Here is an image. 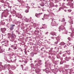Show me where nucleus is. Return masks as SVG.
<instances>
[{
  "label": "nucleus",
  "instance_id": "obj_43",
  "mask_svg": "<svg viewBox=\"0 0 74 74\" xmlns=\"http://www.w3.org/2000/svg\"><path fill=\"white\" fill-rule=\"evenodd\" d=\"M67 42H68L69 45H71V43L69 42V41Z\"/></svg>",
  "mask_w": 74,
  "mask_h": 74
},
{
  "label": "nucleus",
  "instance_id": "obj_32",
  "mask_svg": "<svg viewBox=\"0 0 74 74\" xmlns=\"http://www.w3.org/2000/svg\"><path fill=\"white\" fill-rule=\"evenodd\" d=\"M3 52V50L1 49V47H0V53H2Z\"/></svg>",
  "mask_w": 74,
  "mask_h": 74
},
{
  "label": "nucleus",
  "instance_id": "obj_37",
  "mask_svg": "<svg viewBox=\"0 0 74 74\" xmlns=\"http://www.w3.org/2000/svg\"><path fill=\"white\" fill-rule=\"evenodd\" d=\"M61 9H63V7H61L59 9V11H60V10Z\"/></svg>",
  "mask_w": 74,
  "mask_h": 74
},
{
  "label": "nucleus",
  "instance_id": "obj_60",
  "mask_svg": "<svg viewBox=\"0 0 74 74\" xmlns=\"http://www.w3.org/2000/svg\"><path fill=\"white\" fill-rule=\"evenodd\" d=\"M18 1H19V2H20L21 1V0H17Z\"/></svg>",
  "mask_w": 74,
  "mask_h": 74
},
{
  "label": "nucleus",
  "instance_id": "obj_11",
  "mask_svg": "<svg viewBox=\"0 0 74 74\" xmlns=\"http://www.w3.org/2000/svg\"><path fill=\"white\" fill-rule=\"evenodd\" d=\"M67 5H70L71 7H72V8H73V3L71 2H69Z\"/></svg>",
  "mask_w": 74,
  "mask_h": 74
},
{
  "label": "nucleus",
  "instance_id": "obj_54",
  "mask_svg": "<svg viewBox=\"0 0 74 74\" xmlns=\"http://www.w3.org/2000/svg\"><path fill=\"white\" fill-rule=\"evenodd\" d=\"M24 62L25 63H27V62L26 61H25Z\"/></svg>",
  "mask_w": 74,
  "mask_h": 74
},
{
  "label": "nucleus",
  "instance_id": "obj_2",
  "mask_svg": "<svg viewBox=\"0 0 74 74\" xmlns=\"http://www.w3.org/2000/svg\"><path fill=\"white\" fill-rule=\"evenodd\" d=\"M59 31L60 32V30H61L63 31L62 32L64 33H65L66 32V30L65 29V27H64L63 26L61 25L59 27Z\"/></svg>",
  "mask_w": 74,
  "mask_h": 74
},
{
  "label": "nucleus",
  "instance_id": "obj_33",
  "mask_svg": "<svg viewBox=\"0 0 74 74\" xmlns=\"http://www.w3.org/2000/svg\"><path fill=\"white\" fill-rule=\"evenodd\" d=\"M49 66H50V69H51V67H52V66H53V64H50Z\"/></svg>",
  "mask_w": 74,
  "mask_h": 74
},
{
  "label": "nucleus",
  "instance_id": "obj_4",
  "mask_svg": "<svg viewBox=\"0 0 74 74\" xmlns=\"http://www.w3.org/2000/svg\"><path fill=\"white\" fill-rule=\"evenodd\" d=\"M5 69H8V70H11V66L10 64H6L5 66L4 67Z\"/></svg>",
  "mask_w": 74,
  "mask_h": 74
},
{
  "label": "nucleus",
  "instance_id": "obj_50",
  "mask_svg": "<svg viewBox=\"0 0 74 74\" xmlns=\"http://www.w3.org/2000/svg\"><path fill=\"white\" fill-rule=\"evenodd\" d=\"M21 67H22V70H23V65H21Z\"/></svg>",
  "mask_w": 74,
  "mask_h": 74
},
{
  "label": "nucleus",
  "instance_id": "obj_16",
  "mask_svg": "<svg viewBox=\"0 0 74 74\" xmlns=\"http://www.w3.org/2000/svg\"><path fill=\"white\" fill-rule=\"evenodd\" d=\"M56 24V22L54 21V22H52L51 23V25L52 26H55V25Z\"/></svg>",
  "mask_w": 74,
  "mask_h": 74
},
{
  "label": "nucleus",
  "instance_id": "obj_51",
  "mask_svg": "<svg viewBox=\"0 0 74 74\" xmlns=\"http://www.w3.org/2000/svg\"><path fill=\"white\" fill-rule=\"evenodd\" d=\"M68 39L69 40V41H70V40L71 38L70 37H68Z\"/></svg>",
  "mask_w": 74,
  "mask_h": 74
},
{
  "label": "nucleus",
  "instance_id": "obj_3",
  "mask_svg": "<svg viewBox=\"0 0 74 74\" xmlns=\"http://www.w3.org/2000/svg\"><path fill=\"white\" fill-rule=\"evenodd\" d=\"M16 37V35H15V34L13 33H12L11 35V36L9 37V39L11 41L13 42L15 40V38Z\"/></svg>",
  "mask_w": 74,
  "mask_h": 74
},
{
  "label": "nucleus",
  "instance_id": "obj_1",
  "mask_svg": "<svg viewBox=\"0 0 74 74\" xmlns=\"http://www.w3.org/2000/svg\"><path fill=\"white\" fill-rule=\"evenodd\" d=\"M65 71L66 73V74H67V73H70L71 74H74V69H71V70H70L69 69H64V68L63 69V71Z\"/></svg>",
  "mask_w": 74,
  "mask_h": 74
},
{
  "label": "nucleus",
  "instance_id": "obj_25",
  "mask_svg": "<svg viewBox=\"0 0 74 74\" xmlns=\"http://www.w3.org/2000/svg\"><path fill=\"white\" fill-rule=\"evenodd\" d=\"M51 7H56V8H58V5H55L53 4L52 5H51Z\"/></svg>",
  "mask_w": 74,
  "mask_h": 74
},
{
  "label": "nucleus",
  "instance_id": "obj_52",
  "mask_svg": "<svg viewBox=\"0 0 74 74\" xmlns=\"http://www.w3.org/2000/svg\"><path fill=\"white\" fill-rule=\"evenodd\" d=\"M8 35L9 36H11V34L10 33L8 34Z\"/></svg>",
  "mask_w": 74,
  "mask_h": 74
},
{
  "label": "nucleus",
  "instance_id": "obj_49",
  "mask_svg": "<svg viewBox=\"0 0 74 74\" xmlns=\"http://www.w3.org/2000/svg\"><path fill=\"white\" fill-rule=\"evenodd\" d=\"M7 7H8L9 8V9H10V10H11V7L10 6H7Z\"/></svg>",
  "mask_w": 74,
  "mask_h": 74
},
{
  "label": "nucleus",
  "instance_id": "obj_53",
  "mask_svg": "<svg viewBox=\"0 0 74 74\" xmlns=\"http://www.w3.org/2000/svg\"><path fill=\"white\" fill-rule=\"evenodd\" d=\"M17 28H18V29H19V26L18 25L17 26Z\"/></svg>",
  "mask_w": 74,
  "mask_h": 74
},
{
  "label": "nucleus",
  "instance_id": "obj_22",
  "mask_svg": "<svg viewBox=\"0 0 74 74\" xmlns=\"http://www.w3.org/2000/svg\"><path fill=\"white\" fill-rule=\"evenodd\" d=\"M1 25H4L5 24V22L4 21H2L1 22Z\"/></svg>",
  "mask_w": 74,
  "mask_h": 74
},
{
  "label": "nucleus",
  "instance_id": "obj_42",
  "mask_svg": "<svg viewBox=\"0 0 74 74\" xmlns=\"http://www.w3.org/2000/svg\"><path fill=\"white\" fill-rule=\"evenodd\" d=\"M55 63V64H56V65H54V67H55V66H56V65H57V64H58V63Z\"/></svg>",
  "mask_w": 74,
  "mask_h": 74
},
{
  "label": "nucleus",
  "instance_id": "obj_45",
  "mask_svg": "<svg viewBox=\"0 0 74 74\" xmlns=\"http://www.w3.org/2000/svg\"><path fill=\"white\" fill-rule=\"evenodd\" d=\"M51 15H52V16H55V14H53V13H51Z\"/></svg>",
  "mask_w": 74,
  "mask_h": 74
},
{
  "label": "nucleus",
  "instance_id": "obj_9",
  "mask_svg": "<svg viewBox=\"0 0 74 74\" xmlns=\"http://www.w3.org/2000/svg\"><path fill=\"white\" fill-rule=\"evenodd\" d=\"M41 62V60H40L39 61L38 63L35 65L36 67H38V66H40L41 65H42V63Z\"/></svg>",
  "mask_w": 74,
  "mask_h": 74
},
{
  "label": "nucleus",
  "instance_id": "obj_24",
  "mask_svg": "<svg viewBox=\"0 0 74 74\" xmlns=\"http://www.w3.org/2000/svg\"><path fill=\"white\" fill-rule=\"evenodd\" d=\"M34 33L35 34H38V33H39V32L38 30H36L35 31Z\"/></svg>",
  "mask_w": 74,
  "mask_h": 74
},
{
  "label": "nucleus",
  "instance_id": "obj_18",
  "mask_svg": "<svg viewBox=\"0 0 74 74\" xmlns=\"http://www.w3.org/2000/svg\"><path fill=\"white\" fill-rule=\"evenodd\" d=\"M49 16V15H46L45 14H44V17L45 19H48V17Z\"/></svg>",
  "mask_w": 74,
  "mask_h": 74
},
{
  "label": "nucleus",
  "instance_id": "obj_5",
  "mask_svg": "<svg viewBox=\"0 0 74 74\" xmlns=\"http://www.w3.org/2000/svg\"><path fill=\"white\" fill-rule=\"evenodd\" d=\"M15 26V25L12 24L10 25V30H13L14 28V26Z\"/></svg>",
  "mask_w": 74,
  "mask_h": 74
},
{
  "label": "nucleus",
  "instance_id": "obj_21",
  "mask_svg": "<svg viewBox=\"0 0 74 74\" xmlns=\"http://www.w3.org/2000/svg\"><path fill=\"white\" fill-rule=\"evenodd\" d=\"M59 21H61V22H64V21H65L64 18H63L62 19V18H60L59 20Z\"/></svg>",
  "mask_w": 74,
  "mask_h": 74
},
{
  "label": "nucleus",
  "instance_id": "obj_48",
  "mask_svg": "<svg viewBox=\"0 0 74 74\" xmlns=\"http://www.w3.org/2000/svg\"><path fill=\"white\" fill-rule=\"evenodd\" d=\"M57 59H60V57H58V56H57Z\"/></svg>",
  "mask_w": 74,
  "mask_h": 74
},
{
  "label": "nucleus",
  "instance_id": "obj_56",
  "mask_svg": "<svg viewBox=\"0 0 74 74\" xmlns=\"http://www.w3.org/2000/svg\"><path fill=\"white\" fill-rule=\"evenodd\" d=\"M49 47H46V49H49Z\"/></svg>",
  "mask_w": 74,
  "mask_h": 74
},
{
  "label": "nucleus",
  "instance_id": "obj_6",
  "mask_svg": "<svg viewBox=\"0 0 74 74\" xmlns=\"http://www.w3.org/2000/svg\"><path fill=\"white\" fill-rule=\"evenodd\" d=\"M1 30L2 33H5V31H6V28H1Z\"/></svg>",
  "mask_w": 74,
  "mask_h": 74
},
{
  "label": "nucleus",
  "instance_id": "obj_19",
  "mask_svg": "<svg viewBox=\"0 0 74 74\" xmlns=\"http://www.w3.org/2000/svg\"><path fill=\"white\" fill-rule=\"evenodd\" d=\"M18 18H22L23 16L20 14H18Z\"/></svg>",
  "mask_w": 74,
  "mask_h": 74
},
{
  "label": "nucleus",
  "instance_id": "obj_55",
  "mask_svg": "<svg viewBox=\"0 0 74 74\" xmlns=\"http://www.w3.org/2000/svg\"><path fill=\"white\" fill-rule=\"evenodd\" d=\"M65 56H66V55H65V54H63V56L64 57H65Z\"/></svg>",
  "mask_w": 74,
  "mask_h": 74
},
{
  "label": "nucleus",
  "instance_id": "obj_59",
  "mask_svg": "<svg viewBox=\"0 0 74 74\" xmlns=\"http://www.w3.org/2000/svg\"><path fill=\"white\" fill-rule=\"evenodd\" d=\"M33 8H37V7H33Z\"/></svg>",
  "mask_w": 74,
  "mask_h": 74
},
{
  "label": "nucleus",
  "instance_id": "obj_12",
  "mask_svg": "<svg viewBox=\"0 0 74 74\" xmlns=\"http://www.w3.org/2000/svg\"><path fill=\"white\" fill-rule=\"evenodd\" d=\"M43 71H45L46 73L47 74L49 73L50 72L49 70H48V69H43Z\"/></svg>",
  "mask_w": 74,
  "mask_h": 74
},
{
  "label": "nucleus",
  "instance_id": "obj_44",
  "mask_svg": "<svg viewBox=\"0 0 74 74\" xmlns=\"http://www.w3.org/2000/svg\"><path fill=\"white\" fill-rule=\"evenodd\" d=\"M68 12H71V10H68Z\"/></svg>",
  "mask_w": 74,
  "mask_h": 74
},
{
  "label": "nucleus",
  "instance_id": "obj_15",
  "mask_svg": "<svg viewBox=\"0 0 74 74\" xmlns=\"http://www.w3.org/2000/svg\"><path fill=\"white\" fill-rule=\"evenodd\" d=\"M36 72L37 73V74H41V73L39 72L40 71V69H37L36 70Z\"/></svg>",
  "mask_w": 74,
  "mask_h": 74
},
{
  "label": "nucleus",
  "instance_id": "obj_64",
  "mask_svg": "<svg viewBox=\"0 0 74 74\" xmlns=\"http://www.w3.org/2000/svg\"><path fill=\"white\" fill-rule=\"evenodd\" d=\"M8 51H10V48H9L8 50Z\"/></svg>",
  "mask_w": 74,
  "mask_h": 74
},
{
  "label": "nucleus",
  "instance_id": "obj_20",
  "mask_svg": "<svg viewBox=\"0 0 74 74\" xmlns=\"http://www.w3.org/2000/svg\"><path fill=\"white\" fill-rule=\"evenodd\" d=\"M51 35H52V36H56V34L55 33V32H53L50 34Z\"/></svg>",
  "mask_w": 74,
  "mask_h": 74
},
{
  "label": "nucleus",
  "instance_id": "obj_13",
  "mask_svg": "<svg viewBox=\"0 0 74 74\" xmlns=\"http://www.w3.org/2000/svg\"><path fill=\"white\" fill-rule=\"evenodd\" d=\"M16 25H18V24H19L21 26L22 25V22H21L20 21H17L16 23Z\"/></svg>",
  "mask_w": 74,
  "mask_h": 74
},
{
  "label": "nucleus",
  "instance_id": "obj_35",
  "mask_svg": "<svg viewBox=\"0 0 74 74\" xmlns=\"http://www.w3.org/2000/svg\"><path fill=\"white\" fill-rule=\"evenodd\" d=\"M55 38H56V36L54 37H51V38L53 40H55Z\"/></svg>",
  "mask_w": 74,
  "mask_h": 74
},
{
  "label": "nucleus",
  "instance_id": "obj_10",
  "mask_svg": "<svg viewBox=\"0 0 74 74\" xmlns=\"http://www.w3.org/2000/svg\"><path fill=\"white\" fill-rule=\"evenodd\" d=\"M42 13H40L39 14L36 13L35 16H36V17H37V18H40V16H41V15H42Z\"/></svg>",
  "mask_w": 74,
  "mask_h": 74
},
{
  "label": "nucleus",
  "instance_id": "obj_58",
  "mask_svg": "<svg viewBox=\"0 0 74 74\" xmlns=\"http://www.w3.org/2000/svg\"><path fill=\"white\" fill-rule=\"evenodd\" d=\"M3 16H1V19H3Z\"/></svg>",
  "mask_w": 74,
  "mask_h": 74
},
{
  "label": "nucleus",
  "instance_id": "obj_31",
  "mask_svg": "<svg viewBox=\"0 0 74 74\" xmlns=\"http://www.w3.org/2000/svg\"><path fill=\"white\" fill-rule=\"evenodd\" d=\"M66 61H69L70 60L69 58L67 57H66Z\"/></svg>",
  "mask_w": 74,
  "mask_h": 74
},
{
  "label": "nucleus",
  "instance_id": "obj_47",
  "mask_svg": "<svg viewBox=\"0 0 74 74\" xmlns=\"http://www.w3.org/2000/svg\"><path fill=\"white\" fill-rule=\"evenodd\" d=\"M31 5H35V4H34V3H31Z\"/></svg>",
  "mask_w": 74,
  "mask_h": 74
},
{
  "label": "nucleus",
  "instance_id": "obj_23",
  "mask_svg": "<svg viewBox=\"0 0 74 74\" xmlns=\"http://www.w3.org/2000/svg\"><path fill=\"white\" fill-rule=\"evenodd\" d=\"M65 44H66V43H64L63 42H62L60 44V45H64Z\"/></svg>",
  "mask_w": 74,
  "mask_h": 74
},
{
  "label": "nucleus",
  "instance_id": "obj_27",
  "mask_svg": "<svg viewBox=\"0 0 74 74\" xmlns=\"http://www.w3.org/2000/svg\"><path fill=\"white\" fill-rule=\"evenodd\" d=\"M25 22H28L29 21V20H28V19H27V18H26L25 19Z\"/></svg>",
  "mask_w": 74,
  "mask_h": 74
},
{
  "label": "nucleus",
  "instance_id": "obj_57",
  "mask_svg": "<svg viewBox=\"0 0 74 74\" xmlns=\"http://www.w3.org/2000/svg\"><path fill=\"white\" fill-rule=\"evenodd\" d=\"M15 5V6H16V5H17V6H21V5Z\"/></svg>",
  "mask_w": 74,
  "mask_h": 74
},
{
  "label": "nucleus",
  "instance_id": "obj_46",
  "mask_svg": "<svg viewBox=\"0 0 74 74\" xmlns=\"http://www.w3.org/2000/svg\"><path fill=\"white\" fill-rule=\"evenodd\" d=\"M0 1L1 2H2V3H3V2H4V1L3 0H0Z\"/></svg>",
  "mask_w": 74,
  "mask_h": 74
},
{
  "label": "nucleus",
  "instance_id": "obj_41",
  "mask_svg": "<svg viewBox=\"0 0 74 74\" xmlns=\"http://www.w3.org/2000/svg\"><path fill=\"white\" fill-rule=\"evenodd\" d=\"M31 67H33V66H34V65H33V64H31Z\"/></svg>",
  "mask_w": 74,
  "mask_h": 74
},
{
  "label": "nucleus",
  "instance_id": "obj_63",
  "mask_svg": "<svg viewBox=\"0 0 74 74\" xmlns=\"http://www.w3.org/2000/svg\"><path fill=\"white\" fill-rule=\"evenodd\" d=\"M53 49V48H51V50H52Z\"/></svg>",
  "mask_w": 74,
  "mask_h": 74
},
{
  "label": "nucleus",
  "instance_id": "obj_40",
  "mask_svg": "<svg viewBox=\"0 0 74 74\" xmlns=\"http://www.w3.org/2000/svg\"><path fill=\"white\" fill-rule=\"evenodd\" d=\"M60 64H62L63 63V62H62V61L60 62Z\"/></svg>",
  "mask_w": 74,
  "mask_h": 74
},
{
  "label": "nucleus",
  "instance_id": "obj_8",
  "mask_svg": "<svg viewBox=\"0 0 74 74\" xmlns=\"http://www.w3.org/2000/svg\"><path fill=\"white\" fill-rule=\"evenodd\" d=\"M11 47L13 48L14 49H17V45L15 44L14 45H11Z\"/></svg>",
  "mask_w": 74,
  "mask_h": 74
},
{
  "label": "nucleus",
  "instance_id": "obj_30",
  "mask_svg": "<svg viewBox=\"0 0 74 74\" xmlns=\"http://www.w3.org/2000/svg\"><path fill=\"white\" fill-rule=\"evenodd\" d=\"M31 56L32 57H33V56H34V53H31L30 54Z\"/></svg>",
  "mask_w": 74,
  "mask_h": 74
},
{
  "label": "nucleus",
  "instance_id": "obj_61",
  "mask_svg": "<svg viewBox=\"0 0 74 74\" xmlns=\"http://www.w3.org/2000/svg\"><path fill=\"white\" fill-rule=\"evenodd\" d=\"M44 49L43 48L42 49H41V51H42V49Z\"/></svg>",
  "mask_w": 74,
  "mask_h": 74
},
{
  "label": "nucleus",
  "instance_id": "obj_62",
  "mask_svg": "<svg viewBox=\"0 0 74 74\" xmlns=\"http://www.w3.org/2000/svg\"><path fill=\"white\" fill-rule=\"evenodd\" d=\"M47 67V65L46 64L45 65V67Z\"/></svg>",
  "mask_w": 74,
  "mask_h": 74
},
{
  "label": "nucleus",
  "instance_id": "obj_7",
  "mask_svg": "<svg viewBox=\"0 0 74 74\" xmlns=\"http://www.w3.org/2000/svg\"><path fill=\"white\" fill-rule=\"evenodd\" d=\"M9 5L10 4H9V3L7 2H6L5 5L4 6H2V7H3L4 8H6L7 7H8V6H9Z\"/></svg>",
  "mask_w": 74,
  "mask_h": 74
},
{
  "label": "nucleus",
  "instance_id": "obj_34",
  "mask_svg": "<svg viewBox=\"0 0 74 74\" xmlns=\"http://www.w3.org/2000/svg\"><path fill=\"white\" fill-rule=\"evenodd\" d=\"M25 12L26 13H27V12H29V10H25Z\"/></svg>",
  "mask_w": 74,
  "mask_h": 74
},
{
  "label": "nucleus",
  "instance_id": "obj_39",
  "mask_svg": "<svg viewBox=\"0 0 74 74\" xmlns=\"http://www.w3.org/2000/svg\"><path fill=\"white\" fill-rule=\"evenodd\" d=\"M73 1V0H67V1Z\"/></svg>",
  "mask_w": 74,
  "mask_h": 74
},
{
  "label": "nucleus",
  "instance_id": "obj_36",
  "mask_svg": "<svg viewBox=\"0 0 74 74\" xmlns=\"http://www.w3.org/2000/svg\"><path fill=\"white\" fill-rule=\"evenodd\" d=\"M69 65H65V67H67V68H68L69 67Z\"/></svg>",
  "mask_w": 74,
  "mask_h": 74
},
{
  "label": "nucleus",
  "instance_id": "obj_38",
  "mask_svg": "<svg viewBox=\"0 0 74 74\" xmlns=\"http://www.w3.org/2000/svg\"><path fill=\"white\" fill-rule=\"evenodd\" d=\"M69 17L71 20H73V17Z\"/></svg>",
  "mask_w": 74,
  "mask_h": 74
},
{
  "label": "nucleus",
  "instance_id": "obj_17",
  "mask_svg": "<svg viewBox=\"0 0 74 74\" xmlns=\"http://www.w3.org/2000/svg\"><path fill=\"white\" fill-rule=\"evenodd\" d=\"M71 37H73L74 36V29H72V32L71 34Z\"/></svg>",
  "mask_w": 74,
  "mask_h": 74
},
{
  "label": "nucleus",
  "instance_id": "obj_28",
  "mask_svg": "<svg viewBox=\"0 0 74 74\" xmlns=\"http://www.w3.org/2000/svg\"><path fill=\"white\" fill-rule=\"evenodd\" d=\"M11 68L12 69V70H14L15 69V67L14 66H12V67H11Z\"/></svg>",
  "mask_w": 74,
  "mask_h": 74
},
{
  "label": "nucleus",
  "instance_id": "obj_26",
  "mask_svg": "<svg viewBox=\"0 0 74 74\" xmlns=\"http://www.w3.org/2000/svg\"><path fill=\"white\" fill-rule=\"evenodd\" d=\"M69 23L71 24H73V21L71 20L70 21H69Z\"/></svg>",
  "mask_w": 74,
  "mask_h": 74
},
{
  "label": "nucleus",
  "instance_id": "obj_29",
  "mask_svg": "<svg viewBox=\"0 0 74 74\" xmlns=\"http://www.w3.org/2000/svg\"><path fill=\"white\" fill-rule=\"evenodd\" d=\"M64 4H65V3H62V7H64V8H66V6L64 5Z\"/></svg>",
  "mask_w": 74,
  "mask_h": 74
},
{
  "label": "nucleus",
  "instance_id": "obj_14",
  "mask_svg": "<svg viewBox=\"0 0 74 74\" xmlns=\"http://www.w3.org/2000/svg\"><path fill=\"white\" fill-rule=\"evenodd\" d=\"M56 40L57 41L56 42H54V44H58V42L60 40V38H59V37H57L56 38Z\"/></svg>",
  "mask_w": 74,
  "mask_h": 74
}]
</instances>
